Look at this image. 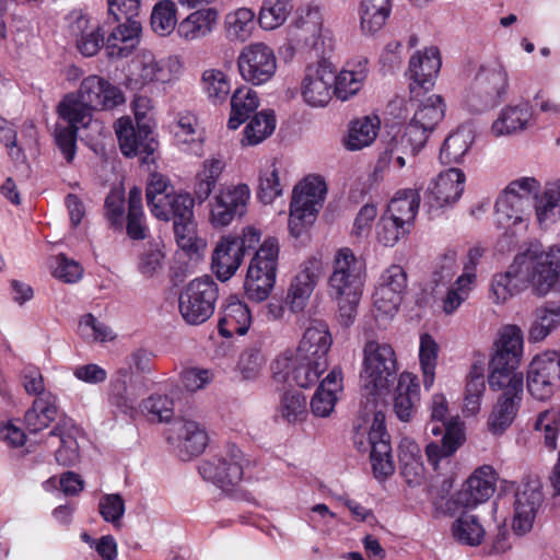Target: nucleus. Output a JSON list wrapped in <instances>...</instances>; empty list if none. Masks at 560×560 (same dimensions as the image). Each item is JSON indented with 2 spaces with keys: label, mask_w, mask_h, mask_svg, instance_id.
Instances as JSON below:
<instances>
[{
  "label": "nucleus",
  "mask_w": 560,
  "mask_h": 560,
  "mask_svg": "<svg viewBox=\"0 0 560 560\" xmlns=\"http://www.w3.org/2000/svg\"><path fill=\"white\" fill-rule=\"evenodd\" d=\"M444 114L445 104L442 96L432 94L422 101L400 137V143L406 152L416 155L425 145Z\"/></svg>",
  "instance_id": "1a4fd4ad"
},
{
  "label": "nucleus",
  "mask_w": 560,
  "mask_h": 560,
  "mask_svg": "<svg viewBox=\"0 0 560 560\" xmlns=\"http://www.w3.org/2000/svg\"><path fill=\"white\" fill-rule=\"evenodd\" d=\"M201 90L212 104H224L231 93L229 75L220 69L205 70L201 75Z\"/></svg>",
  "instance_id": "13d9d810"
},
{
  "label": "nucleus",
  "mask_w": 560,
  "mask_h": 560,
  "mask_svg": "<svg viewBox=\"0 0 560 560\" xmlns=\"http://www.w3.org/2000/svg\"><path fill=\"white\" fill-rule=\"evenodd\" d=\"M509 89V75L498 61L480 66L466 97L465 106L474 113H481L497 106Z\"/></svg>",
  "instance_id": "39448f33"
},
{
  "label": "nucleus",
  "mask_w": 560,
  "mask_h": 560,
  "mask_svg": "<svg viewBox=\"0 0 560 560\" xmlns=\"http://www.w3.org/2000/svg\"><path fill=\"white\" fill-rule=\"evenodd\" d=\"M380 119L376 116H365L353 120L345 139V147L350 151L362 150L371 145L380 130Z\"/></svg>",
  "instance_id": "de8ad7c7"
},
{
  "label": "nucleus",
  "mask_w": 560,
  "mask_h": 560,
  "mask_svg": "<svg viewBox=\"0 0 560 560\" xmlns=\"http://www.w3.org/2000/svg\"><path fill=\"white\" fill-rule=\"evenodd\" d=\"M365 276V262L351 248L341 247L336 252L328 292L338 304L339 318L345 326L351 325L355 318Z\"/></svg>",
  "instance_id": "f257e3e1"
},
{
  "label": "nucleus",
  "mask_w": 560,
  "mask_h": 560,
  "mask_svg": "<svg viewBox=\"0 0 560 560\" xmlns=\"http://www.w3.org/2000/svg\"><path fill=\"white\" fill-rule=\"evenodd\" d=\"M115 131L125 156L144 155L147 159L155 151L156 143L150 130L145 127L135 128L129 117L119 118L115 124Z\"/></svg>",
  "instance_id": "b1692460"
},
{
  "label": "nucleus",
  "mask_w": 560,
  "mask_h": 560,
  "mask_svg": "<svg viewBox=\"0 0 560 560\" xmlns=\"http://www.w3.org/2000/svg\"><path fill=\"white\" fill-rule=\"evenodd\" d=\"M78 95L84 104L96 110L113 109L125 103L121 90L97 74L82 80Z\"/></svg>",
  "instance_id": "4be33fe9"
},
{
  "label": "nucleus",
  "mask_w": 560,
  "mask_h": 560,
  "mask_svg": "<svg viewBox=\"0 0 560 560\" xmlns=\"http://www.w3.org/2000/svg\"><path fill=\"white\" fill-rule=\"evenodd\" d=\"M166 72L153 55H143L136 70L128 77L126 86L131 91H140L154 82H165Z\"/></svg>",
  "instance_id": "c03bdc74"
},
{
  "label": "nucleus",
  "mask_w": 560,
  "mask_h": 560,
  "mask_svg": "<svg viewBox=\"0 0 560 560\" xmlns=\"http://www.w3.org/2000/svg\"><path fill=\"white\" fill-rule=\"evenodd\" d=\"M559 327L560 304L547 302L535 310L528 338L533 342L542 341Z\"/></svg>",
  "instance_id": "a18cd8bd"
},
{
  "label": "nucleus",
  "mask_w": 560,
  "mask_h": 560,
  "mask_svg": "<svg viewBox=\"0 0 560 560\" xmlns=\"http://www.w3.org/2000/svg\"><path fill=\"white\" fill-rule=\"evenodd\" d=\"M475 139L474 131L462 126L452 132L445 140L440 151V160L445 164L463 162Z\"/></svg>",
  "instance_id": "8fccbe9b"
},
{
  "label": "nucleus",
  "mask_w": 560,
  "mask_h": 560,
  "mask_svg": "<svg viewBox=\"0 0 560 560\" xmlns=\"http://www.w3.org/2000/svg\"><path fill=\"white\" fill-rule=\"evenodd\" d=\"M70 34L75 39L79 52L84 57H94L103 47L105 49V33L101 24L93 21L85 12L75 9L66 18Z\"/></svg>",
  "instance_id": "aec40b11"
},
{
  "label": "nucleus",
  "mask_w": 560,
  "mask_h": 560,
  "mask_svg": "<svg viewBox=\"0 0 560 560\" xmlns=\"http://www.w3.org/2000/svg\"><path fill=\"white\" fill-rule=\"evenodd\" d=\"M477 276L470 271L462 273L455 282L447 289L442 298V310L446 315L454 314L462 304L469 298Z\"/></svg>",
  "instance_id": "680f3d73"
},
{
  "label": "nucleus",
  "mask_w": 560,
  "mask_h": 560,
  "mask_svg": "<svg viewBox=\"0 0 560 560\" xmlns=\"http://www.w3.org/2000/svg\"><path fill=\"white\" fill-rule=\"evenodd\" d=\"M486 392L485 371L481 364L471 365L467 375L465 395H464V413L466 416H476L481 409V400Z\"/></svg>",
  "instance_id": "864d4df0"
},
{
  "label": "nucleus",
  "mask_w": 560,
  "mask_h": 560,
  "mask_svg": "<svg viewBox=\"0 0 560 560\" xmlns=\"http://www.w3.org/2000/svg\"><path fill=\"white\" fill-rule=\"evenodd\" d=\"M75 429L72 424L58 423L49 432V440L56 439L59 447L56 451V460L62 466H74L80 459L79 444L75 439Z\"/></svg>",
  "instance_id": "49530a36"
},
{
  "label": "nucleus",
  "mask_w": 560,
  "mask_h": 560,
  "mask_svg": "<svg viewBox=\"0 0 560 560\" xmlns=\"http://www.w3.org/2000/svg\"><path fill=\"white\" fill-rule=\"evenodd\" d=\"M254 10L247 7H240L229 11L223 20L226 39L232 43H244L250 38L256 26Z\"/></svg>",
  "instance_id": "a19ab883"
},
{
  "label": "nucleus",
  "mask_w": 560,
  "mask_h": 560,
  "mask_svg": "<svg viewBox=\"0 0 560 560\" xmlns=\"http://www.w3.org/2000/svg\"><path fill=\"white\" fill-rule=\"evenodd\" d=\"M343 376L340 368L335 366L320 382L313 398L311 399V410L316 417H328L335 408L338 400V394L343 388Z\"/></svg>",
  "instance_id": "2f4dec72"
},
{
  "label": "nucleus",
  "mask_w": 560,
  "mask_h": 560,
  "mask_svg": "<svg viewBox=\"0 0 560 560\" xmlns=\"http://www.w3.org/2000/svg\"><path fill=\"white\" fill-rule=\"evenodd\" d=\"M57 416L56 398L54 395L37 397L31 409L24 416L30 432L36 433L46 429Z\"/></svg>",
  "instance_id": "5fc2aeb1"
},
{
  "label": "nucleus",
  "mask_w": 560,
  "mask_h": 560,
  "mask_svg": "<svg viewBox=\"0 0 560 560\" xmlns=\"http://www.w3.org/2000/svg\"><path fill=\"white\" fill-rule=\"evenodd\" d=\"M237 69L244 81L253 85L269 82L277 71L273 49L265 43H252L242 48L237 57Z\"/></svg>",
  "instance_id": "2eb2a0df"
},
{
  "label": "nucleus",
  "mask_w": 560,
  "mask_h": 560,
  "mask_svg": "<svg viewBox=\"0 0 560 560\" xmlns=\"http://www.w3.org/2000/svg\"><path fill=\"white\" fill-rule=\"evenodd\" d=\"M420 401V385L416 375L402 372L393 395V410L402 422H409Z\"/></svg>",
  "instance_id": "c756f323"
},
{
  "label": "nucleus",
  "mask_w": 560,
  "mask_h": 560,
  "mask_svg": "<svg viewBox=\"0 0 560 560\" xmlns=\"http://www.w3.org/2000/svg\"><path fill=\"white\" fill-rule=\"evenodd\" d=\"M276 128V117L272 110H261L246 125L242 144L256 145L267 139Z\"/></svg>",
  "instance_id": "e2e57ef3"
},
{
  "label": "nucleus",
  "mask_w": 560,
  "mask_h": 560,
  "mask_svg": "<svg viewBox=\"0 0 560 560\" xmlns=\"http://www.w3.org/2000/svg\"><path fill=\"white\" fill-rule=\"evenodd\" d=\"M526 278L514 257L504 271L492 275L489 281L488 296L495 305H503L527 289Z\"/></svg>",
  "instance_id": "393cba45"
},
{
  "label": "nucleus",
  "mask_w": 560,
  "mask_h": 560,
  "mask_svg": "<svg viewBox=\"0 0 560 560\" xmlns=\"http://www.w3.org/2000/svg\"><path fill=\"white\" fill-rule=\"evenodd\" d=\"M368 72L366 58H359L348 62L346 67L336 74L334 94L341 101H347L349 97L355 95L362 89Z\"/></svg>",
  "instance_id": "e433bc0d"
},
{
  "label": "nucleus",
  "mask_w": 560,
  "mask_h": 560,
  "mask_svg": "<svg viewBox=\"0 0 560 560\" xmlns=\"http://www.w3.org/2000/svg\"><path fill=\"white\" fill-rule=\"evenodd\" d=\"M560 384V357L556 352L536 355L527 371V388L538 400L550 398Z\"/></svg>",
  "instance_id": "f3484780"
},
{
  "label": "nucleus",
  "mask_w": 560,
  "mask_h": 560,
  "mask_svg": "<svg viewBox=\"0 0 560 560\" xmlns=\"http://www.w3.org/2000/svg\"><path fill=\"white\" fill-rule=\"evenodd\" d=\"M525 278L539 295L547 294L560 277V247L532 246L515 256Z\"/></svg>",
  "instance_id": "20e7f679"
},
{
  "label": "nucleus",
  "mask_w": 560,
  "mask_h": 560,
  "mask_svg": "<svg viewBox=\"0 0 560 560\" xmlns=\"http://www.w3.org/2000/svg\"><path fill=\"white\" fill-rule=\"evenodd\" d=\"M465 435L460 425H451L443 435L441 444L431 442L425 447L428 462L438 468L439 463L451 457L464 442Z\"/></svg>",
  "instance_id": "6e6d98bb"
},
{
  "label": "nucleus",
  "mask_w": 560,
  "mask_h": 560,
  "mask_svg": "<svg viewBox=\"0 0 560 560\" xmlns=\"http://www.w3.org/2000/svg\"><path fill=\"white\" fill-rule=\"evenodd\" d=\"M150 23L158 35H170L178 25L176 3L172 0L158 1L152 9Z\"/></svg>",
  "instance_id": "0e129e2a"
},
{
  "label": "nucleus",
  "mask_w": 560,
  "mask_h": 560,
  "mask_svg": "<svg viewBox=\"0 0 560 560\" xmlns=\"http://www.w3.org/2000/svg\"><path fill=\"white\" fill-rule=\"evenodd\" d=\"M522 400V396H500L487 419L489 432L502 435L513 423Z\"/></svg>",
  "instance_id": "79ce46f5"
},
{
  "label": "nucleus",
  "mask_w": 560,
  "mask_h": 560,
  "mask_svg": "<svg viewBox=\"0 0 560 560\" xmlns=\"http://www.w3.org/2000/svg\"><path fill=\"white\" fill-rule=\"evenodd\" d=\"M166 440L183 460L200 455L209 442L206 430L198 422L187 419L175 420L168 428Z\"/></svg>",
  "instance_id": "6ab92c4d"
},
{
  "label": "nucleus",
  "mask_w": 560,
  "mask_h": 560,
  "mask_svg": "<svg viewBox=\"0 0 560 560\" xmlns=\"http://www.w3.org/2000/svg\"><path fill=\"white\" fill-rule=\"evenodd\" d=\"M291 10V3L285 0H265L258 13V23L262 30H276L287 21Z\"/></svg>",
  "instance_id": "338daca9"
},
{
  "label": "nucleus",
  "mask_w": 560,
  "mask_h": 560,
  "mask_svg": "<svg viewBox=\"0 0 560 560\" xmlns=\"http://www.w3.org/2000/svg\"><path fill=\"white\" fill-rule=\"evenodd\" d=\"M331 343L332 339L327 324L314 322L304 331L293 354L308 358L317 362L328 361L327 354Z\"/></svg>",
  "instance_id": "7c9ffc66"
},
{
  "label": "nucleus",
  "mask_w": 560,
  "mask_h": 560,
  "mask_svg": "<svg viewBox=\"0 0 560 560\" xmlns=\"http://www.w3.org/2000/svg\"><path fill=\"white\" fill-rule=\"evenodd\" d=\"M533 121V110L528 103L509 105L502 108L491 126L495 137L510 136L526 129Z\"/></svg>",
  "instance_id": "c9c22d12"
},
{
  "label": "nucleus",
  "mask_w": 560,
  "mask_h": 560,
  "mask_svg": "<svg viewBox=\"0 0 560 560\" xmlns=\"http://www.w3.org/2000/svg\"><path fill=\"white\" fill-rule=\"evenodd\" d=\"M194 203L189 192L173 191L161 205H155L152 214L163 221L194 219Z\"/></svg>",
  "instance_id": "37998d69"
},
{
  "label": "nucleus",
  "mask_w": 560,
  "mask_h": 560,
  "mask_svg": "<svg viewBox=\"0 0 560 560\" xmlns=\"http://www.w3.org/2000/svg\"><path fill=\"white\" fill-rule=\"evenodd\" d=\"M534 177H521L511 182L495 202V223L499 228L511 229L526 221L532 206V195L539 190Z\"/></svg>",
  "instance_id": "0eeeda50"
},
{
  "label": "nucleus",
  "mask_w": 560,
  "mask_h": 560,
  "mask_svg": "<svg viewBox=\"0 0 560 560\" xmlns=\"http://www.w3.org/2000/svg\"><path fill=\"white\" fill-rule=\"evenodd\" d=\"M542 501L538 481L521 483L515 491L513 530L524 535L533 528L537 509Z\"/></svg>",
  "instance_id": "5701e85b"
},
{
  "label": "nucleus",
  "mask_w": 560,
  "mask_h": 560,
  "mask_svg": "<svg viewBox=\"0 0 560 560\" xmlns=\"http://www.w3.org/2000/svg\"><path fill=\"white\" fill-rule=\"evenodd\" d=\"M259 106L257 93L248 86L237 88L231 95V114L228 127L237 129Z\"/></svg>",
  "instance_id": "3c124183"
},
{
  "label": "nucleus",
  "mask_w": 560,
  "mask_h": 560,
  "mask_svg": "<svg viewBox=\"0 0 560 560\" xmlns=\"http://www.w3.org/2000/svg\"><path fill=\"white\" fill-rule=\"evenodd\" d=\"M399 448L401 475L408 485H419L424 476V467L418 444L411 441H406Z\"/></svg>",
  "instance_id": "bf43d9fd"
},
{
  "label": "nucleus",
  "mask_w": 560,
  "mask_h": 560,
  "mask_svg": "<svg viewBox=\"0 0 560 560\" xmlns=\"http://www.w3.org/2000/svg\"><path fill=\"white\" fill-rule=\"evenodd\" d=\"M441 56L438 47L431 46L416 51L409 60V77L415 85L428 91L434 85V80L441 69Z\"/></svg>",
  "instance_id": "c85d7f7f"
},
{
  "label": "nucleus",
  "mask_w": 560,
  "mask_h": 560,
  "mask_svg": "<svg viewBox=\"0 0 560 560\" xmlns=\"http://www.w3.org/2000/svg\"><path fill=\"white\" fill-rule=\"evenodd\" d=\"M247 464L244 453L236 445L231 444L220 454L202 462L199 472L205 480L223 490H229L243 479Z\"/></svg>",
  "instance_id": "9b49d317"
},
{
  "label": "nucleus",
  "mask_w": 560,
  "mask_h": 560,
  "mask_svg": "<svg viewBox=\"0 0 560 560\" xmlns=\"http://www.w3.org/2000/svg\"><path fill=\"white\" fill-rule=\"evenodd\" d=\"M91 109L88 104L78 96L67 95L58 106L59 116L67 121L68 126L86 127L91 121Z\"/></svg>",
  "instance_id": "69168bd1"
},
{
  "label": "nucleus",
  "mask_w": 560,
  "mask_h": 560,
  "mask_svg": "<svg viewBox=\"0 0 560 560\" xmlns=\"http://www.w3.org/2000/svg\"><path fill=\"white\" fill-rule=\"evenodd\" d=\"M392 13L390 0H360L358 14L360 31L365 36L381 31Z\"/></svg>",
  "instance_id": "58836bf2"
},
{
  "label": "nucleus",
  "mask_w": 560,
  "mask_h": 560,
  "mask_svg": "<svg viewBox=\"0 0 560 560\" xmlns=\"http://www.w3.org/2000/svg\"><path fill=\"white\" fill-rule=\"evenodd\" d=\"M252 315L248 306L231 296L223 306L222 316L218 329L224 338H232L234 335H245L250 326Z\"/></svg>",
  "instance_id": "f704fd0d"
},
{
  "label": "nucleus",
  "mask_w": 560,
  "mask_h": 560,
  "mask_svg": "<svg viewBox=\"0 0 560 560\" xmlns=\"http://www.w3.org/2000/svg\"><path fill=\"white\" fill-rule=\"evenodd\" d=\"M353 442L360 452H370L373 474L377 479H385L394 472L392 447L382 411L374 412L370 424L357 429Z\"/></svg>",
  "instance_id": "7ed1b4c3"
},
{
  "label": "nucleus",
  "mask_w": 560,
  "mask_h": 560,
  "mask_svg": "<svg viewBox=\"0 0 560 560\" xmlns=\"http://www.w3.org/2000/svg\"><path fill=\"white\" fill-rule=\"evenodd\" d=\"M407 290V273L399 265H390L381 273L373 293L377 318H393Z\"/></svg>",
  "instance_id": "4468645a"
},
{
  "label": "nucleus",
  "mask_w": 560,
  "mask_h": 560,
  "mask_svg": "<svg viewBox=\"0 0 560 560\" xmlns=\"http://www.w3.org/2000/svg\"><path fill=\"white\" fill-rule=\"evenodd\" d=\"M535 197V210L540 225H549L560 219V182L548 183L540 195Z\"/></svg>",
  "instance_id": "09e8293b"
},
{
  "label": "nucleus",
  "mask_w": 560,
  "mask_h": 560,
  "mask_svg": "<svg viewBox=\"0 0 560 560\" xmlns=\"http://www.w3.org/2000/svg\"><path fill=\"white\" fill-rule=\"evenodd\" d=\"M141 24L133 19L118 24L105 39V54L110 60L129 57L138 47L141 37Z\"/></svg>",
  "instance_id": "cd10ccee"
},
{
  "label": "nucleus",
  "mask_w": 560,
  "mask_h": 560,
  "mask_svg": "<svg viewBox=\"0 0 560 560\" xmlns=\"http://www.w3.org/2000/svg\"><path fill=\"white\" fill-rule=\"evenodd\" d=\"M219 11L206 7L190 12L177 25V36L186 43L200 42L209 37L219 25Z\"/></svg>",
  "instance_id": "bb28decb"
},
{
  "label": "nucleus",
  "mask_w": 560,
  "mask_h": 560,
  "mask_svg": "<svg viewBox=\"0 0 560 560\" xmlns=\"http://www.w3.org/2000/svg\"><path fill=\"white\" fill-rule=\"evenodd\" d=\"M174 144L188 154L200 156L203 153L205 131L195 114L179 113L171 125Z\"/></svg>",
  "instance_id": "a878e982"
},
{
  "label": "nucleus",
  "mask_w": 560,
  "mask_h": 560,
  "mask_svg": "<svg viewBox=\"0 0 560 560\" xmlns=\"http://www.w3.org/2000/svg\"><path fill=\"white\" fill-rule=\"evenodd\" d=\"M524 350V335L517 325L503 326L494 342L492 359L520 365Z\"/></svg>",
  "instance_id": "ea45409f"
},
{
  "label": "nucleus",
  "mask_w": 560,
  "mask_h": 560,
  "mask_svg": "<svg viewBox=\"0 0 560 560\" xmlns=\"http://www.w3.org/2000/svg\"><path fill=\"white\" fill-rule=\"evenodd\" d=\"M336 73L325 61L308 63L300 82V94L303 102L314 108L325 107L334 94Z\"/></svg>",
  "instance_id": "dca6fc26"
},
{
  "label": "nucleus",
  "mask_w": 560,
  "mask_h": 560,
  "mask_svg": "<svg viewBox=\"0 0 560 560\" xmlns=\"http://www.w3.org/2000/svg\"><path fill=\"white\" fill-rule=\"evenodd\" d=\"M252 191L247 184H230L221 187L209 202V222L214 228L230 225L246 214Z\"/></svg>",
  "instance_id": "f8f14e48"
},
{
  "label": "nucleus",
  "mask_w": 560,
  "mask_h": 560,
  "mask_svg": "<svg viewBox=\"0 0 560 560\" xmlns=\"http://www.w3.org/2000/svg\"><path fill=\"white\" fill-rule=\"evenodd\" d=\"M534 428L540 433L545 447L550 452L556 451L560 434V411L550 409L540 412Z\"/></svg>",
  "instance_id": "774afa93"
},
{
  "label": "nucleus",
  "mask_w": 560,
  "mask_h": 560,
  "mask_svg": "<svg viewBox=\"0 0 560 560\" xmlns=\"http://www.w3.org/2000/svg\"><path fill=\"white\" fill-rule=\"evenodd\" d=\"M452 537L460 545L479 546L486 535V530L479 518L470 513H462L452 524Z\"/></svg>",
  "instance_id": "603ef678"
},
{
  "label": "nucleus",
  "mask_w": 560,
  "mask_h": 560,
  "mask_svg": "<svg viewBox=\"0 0 560 560\" xmlns=\"http://www.w3.org/2000/svg\"><path fill=\"white\" fill-rule=\"evenodd\" d=\"M518 365L510 364L500 359H492L489 362L488 383L492 390H503L502 396L523 395V374L517 373Z\"/></svg>",
  "instance_id": "473e14b6"
},
{
  "label": "nucleus",
  "mask_w": 560,
  "mask_h": 560,
  "mask_svg": "<svg viewBox=\"0 0 560 560\" xmlns=\"http://www.w3.org/2000/svg\"><path fill=\"white\" fill-rule=\"evenodd\" d=\"M420 196L415 189H402L396 192L387 207L386 214L410 226L417 215Z\"/></svg>",
  "instance_id": "4d7b16f0"
},
{
  "label": "nucleus",
  "mask_w": 560,
  "mask_h": 560,
  "mask_svg": "<svg viewBox=\"0 0 560 560\" xmlns=\"http://www.w3.org/2000/svg\"><path fill=\"white\" fill-rule=\"evenodd\" d=\"M397 358L393 347L376 340H370L363 348L361 377L371 394L386 390L395 380Z\"/></svg>",
  "instance_id": "6e6552de"
},
{
  "label": "nucleus",
  "mask_w": 560,
  "mask_h": 560,
  "mask_svg": "<svg viewBox=\"0 0 560 560\" xmlns=\"http://www.w3.org/2000/svg\"><path fill=\"white\" fill-rule=\"evenodd\" d=\"M328 361L315 360L295 355L285 351L272 364V374L276 381L295 384L301 388H308L317 384L320 375L327 370Z\"/></svg>",
  "instance_id": "ddd939ff"
},
{
  "label": "nucleus",
  "mask_w": 560,
  "mask_h": 560,
  "mask_svg": "<svg viewBox=\"0 0 560 560\" xmlns=\"http://www.w3.org/2000/svg\"><path fill=\"white\" fill-rule=\"evenodd\" d=\"M279 242L267 237L250 259L245 279L247 296L256 302L268 298L275 287L279 258Z\"/></svg>",
  "instance_id": "423d86ee"
},
{
  "label": "nucleus",
  "mask_w": 560,
  "mask_h": 560,
  "mask_svg": "<svg viewBox=\"0 0 560 560\" xmlns=\"http://www.w3.org/2000/svg\"><path fill=\"white\" fill-rule=\"evenodd\" d=\"M218 300V285L210 277L191 280L180 292L178 308L189 325H200L213 314Z\"/></svg>",
  "instance_id": "9d476101"
},
{
  "label": "nucleus",
  "mask_w": 560,
  "mask_h": 560,
  "mask_svg": "<svg viewBox=\"0 0 560 560\" xmlns=\"http://www.w3.org/2000/svg\"><path fill=\"white\" fill-rule=\"evenodd\" d=\"M235 246L228 236H223L214 247L211 268L221 281L231 279L243 262L244 256Z\"/></svg>",
  "instance_id": "4c0bfd02"
},
{
  "label": "nucleus",
  "mask_w": 560,
  "mask_h": 560,
  "mask_svg": "<svg viewBox=\"0 0 560 560\" xmlns=\"http://www.w3.org/2000/svg\"><path fill=\"white\" fill-rule=\"evenodd\" d=\"M465 179V174L459 168H448L440 173L429 185L424 197L428 212L435 215L440 210L456 203L464 191Z\"/></svg>",
  "instance_id": "a211bd4d"
},
{
  "label": "nucleus",
  "mask_w": 560,
  "mask_h": 560,
  "mask_svg": "<svg viewBox=\"0 0 560 560\" xmlns=\"http://www.w3.org/2000/svg\"><path fill=\"white\" fill-rule=\"evenodd\" d=\"M326 194V182L318 175H308L294 187L289 215L292 236L300 237L313 225Z\"/></svg>",
  "instance_id": "f03ea898"
},
{
  "label": "nucleus",
  "mask_w": 560,
  "mask_h": 560,
  "mask_svg": "<svg viewBox=\"0 0 560 560\" xmlns=\"http://www.w3.org/2000/svg\"><path fill=\"white\" fill-rule=\"evenodd\" d=\"M495 471L491 466H482L467 479L460 492L462 501L467 506L486 502L495 490Z\"/></svg>",
  "instance_id": "72a5a7b5"
},
{
  "label": "nucleus",
  "mask_w": 560,
  "mask_h": 560,
  "mask_svg": "<svg viewBox=\"0 0 560 560\" xmlns=\"http://www.w3.org/2000/svg\"><path fill=\"white\" fill-rule=\"evenodd\" d=\"M322 269V261L314 257L301 264L299 271L290 282L285 296V304L292 313L302 312L306 307L318 283Z\"/></svg>",
  "instance_id": "412c9836"
},
{
  "label": "nucleus",
  "mask_w": 560,
  "mask_h": 560,
  "mask_svg": "<svg viewBox=\"0 0 560 560\" xmlns=\"http://www.w3.org/2000/svg\"><path fill=\"white\" fill-rule=\"evenodd\" d=\"M439 351L440 347L430 334L424 332L420 335L419 361L423 386L427 390L434 384Z\"/></svg>",
  "instance_id": "052dcab7"
}]
</instances>
